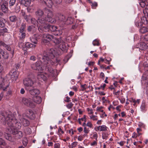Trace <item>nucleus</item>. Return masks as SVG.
<instances>
[{
	"label": "nucleus",
	"instance_id": "f257e3e1",
	"mask_svg": "<svg viewBox=\"0 0 148 148\" xmlns=\"http://www.w3.org/2000/svg\"><path fill=\"white\" fill-rule=\"evenodd\" d=\"M61 54L56 49L51 48L45 51L43 56L39 55L38 58H41L40 61H37L35 64L31 65V67L34 70L41 71L45 70L50 73L51 76L54 75L55 70L52 68L56 63H59L60 60L57 58V56Z\"/></svg>",
	"mask_w": 148,
	"mask_h": 148
},
{
	"label": "nucleus",
	"instance_id": "f03ea898",
	"mask_svg": "<svg viewBox=\"0 0 148 148\" xmlns=\"http://www.w3.org/2000/svg\"><path fill=\"white\" fill-rule=\"evenodd\" d=\"M52 40L58 49L64 52H66L68 49V45L64 42L62 38H54V36L48 34H44L43 36L42 42L44 44L47 43Z\"/></svg>",
	"mask_w": 148,
	"mask_h": 148
},
{
	"label": "nucleus",
	"instance_id": "7ed1b4c3",
	"mask_svg": "<svg viewBox=\"0 0 148 148\" xmlns=\"http://www.w3.org/2000/svg\"><path fill=\"white\" fill-rule=\"evenodd\" d=\"M45 13L47 14V17L45 16L43 18H40L38 19V24L40 25L46 24L47 22L51 23H55L56 20L55 18H53V12L50 9L45 8L44 9Z\"/></svg>",
	"mask_w": 148,
	"mask_h": 148
},
{
	"label": "nucleus",
	"instance_id": "20e7f679",
	"mask_svg": "<svg viewBox=\"0 0 148 148\" xmlns=\"http://www.w3.org/2000/svg\"><path fill=\"white\" fill-rule=\"evenodd\" d=\"M16 113L13 114L10 111V129L13 130L14 129H19L21 127V123L18 121L17 119L15 118Z\"/></svg>",
	"mask_w": 148,
	"mask_h": 148
},
{
	"label": "nucleus",
	"instance_id": "39448f33",
	"mask_svg": "<svg viewBox=\"0 0 148 148\" xmlns=\"http://www.w3.org/2000/svg\"><path fill=\"white\" fill-rule=\"evenodd\" d=\"M46 72L44 73L43 72H40L38 73L37 76V78L39 80H43L44 81L46 80L47 79V77L48 76L49 77H53L55 76L56 73V72L55 70V72L54 75L53 76H51L50 75V73L46 71H45Z\"/></svg>",
	"mask_w": 148,
	"mask_h": 148
},
{
	"label": "nucleus",
	"instance_id": "423d86ee",
	"mask_svg": "<svg viewBox=\"0 0 148 148\" xmlns=\"http://www.w3.org/2000/svg\"><path fill=\"white\" fill-rule=\"evenodd\" d=\"M22 101L24 105L31 108H34L36 106L35 103L29 98L23 97Z\"/></svg>",
	"mask_w": 148,
	"mask_h": 148
},
{
	"label": "nucleus",
	"instance_id": "0eeeda50",
	"mask_svg": "<svg viewBox=\"0 0 148 148\" xmlns=\"http://www.w3.org/2000/svg\"><path fill=\"white\" fill-rule=\"evenodd\" d=\"M141 41H142L138 43L136 46L135 48H138L141 50H145L148 47V42H145L143 40H141Z\"/></svg>",
	"mask_w": 148,
	"mask_h": 148
},
{
	"label": "nucleus",
	"instance_id": "6e6552de",
	"mask_svg": "<svg viewBox=\"0 0 148 148\" xmlns=\"http://www.w3.org/2000/svg\"><path fill=\"white\" fill-rule=\"evenodd\" d=\"M10 133L14 135L15 138L16 139L21 138L23 136V134L21 131L17 130L16 129L13 130L12 128H11V130L10 131Z\"/></svg>",
	"mask_w": 148,
	"mask_h": 148
},
{
	"label": "nucleus",
	"instance_id": "1a4fd4ad",
	"mask_svg": "<svg viewBox=\"0 0 148 148\" xmlns=\"http://www.w3.org/2000/svg\"><path fill=\"white\" fill-rule=\"evenodd\" d=\"M9 113L7 112H5L4 113L0 112V119L1 118V120H3L5 123L8 125L9 123Z\"/></svg>",
	"mask_w": 148,
	"mask_h": 148
},
{
	"label": "nucleus",
	"instance_id": "9d476101",
	"mask_svg": "<svg viewBox=\"0 0 148 148\" xmlns=\"http://www.w3.org/2000/svg\"><path fill=\"white\" fill-rule=\"evenodd\" d=\"M19 73L16 71V70L12 71L11 73H10V78L12 82H14L18 78Z\"/></svg>",
	"mask_w": 148,
	"mask_h": 148
},
{
	"label": "nucleus",
	"instance_id": "9b49d317",
	"mask_svg": "<svg viewBox=\"0 0 148 148\" xmlns=\"http://www.w3.org/2000/svg\"><path fill=\"white\" fill-rule=\"evenodd\" d=\"M42 37V35L39 34H35L30 37V39L31 41L34 44H37L38 40Z\"/></svg>",
	"mask_w": 148,
	"mask_h": 148
},
{
	"label": "nucleus",
	"instance_id": "f8f14e48",
	"mask_svg": "<svg viewBox=\"0 0 148 148\" xmlns=\"http://www.w3.org/2000/svg\"><path fill=\"white\" fill-rule=\"evenodd\" d=\"M18 117L19 120L23 126L27 127L29 125L30 122L27 119L23 118V116L20 114L18 115Z\"/></svg>",
	"mask_w": 148,
	"mask_h": 148
},
{
	"label": "nucleus",
	"instance_id": "ddd939ff",
	"mask_svg": "<svg viewBox=\"0 0 148 148\" xmlns=\"http://www.w3.org/2000/svg\"><path fill=\"white\" fill-rule=\"evenodd\" d=\"M56 29V26L47 24L44 26V32H45L54 31Z\"/></svg>",
	"mask_w": 148,
	"mask_h": 148
},
{
	"label": "nucleus",
	"instance_id": "4468645a",
	"mask_svg": "<svg viewBox=\"0 0 148 148\" xmlns=\"http://www.w3.org/2000/svg\"><path fill=\"white\" fill-rule=\"evenodd\" d=\"M23 83L25 86L27 87L32 86L34 84L32 79L29 78H25L23 80Z\"/></svg>",
	"mask_w": 148,
	"mask_h": 148
},
{
	"label": "nucleus",
	"instance_id": "2eb2a0df",
	"mask_svg": "<svg viewBox=\"0 0 148 148\" xmlns=\"http://www.w3.org/2000/svg\"><path fill=\"white\" fill-rule=\"evenodd\" d=\"M5 79L2 77H0V90H2L3 91H6L8 90V88L9 87L8 85L5 87L3 86L4 85V82Z\"/></svg>",
	"mask_w": 148,
	"mask_h": 148
},
{
	"label": "nucleus",
	"instance_id": "dca6fc26",
	"mask_svg": "<svg viewBox=\"0 0 148 148\" xmlns=\"http://www.w3.org/2000/svg\"><path fill=\"white\" fill-rule=\"evenodd\" d=\"M108 128L105 125H103L96 126L94 128V130L96 131H107Z\"/></svg>",
	"mask_w": 148,
	"mask_h": 148
},
{
	"label": "nucleus",
	"instance_id": "f3484780",
	"mask_svg": "<svg viewBox=\"0 0 148 148\" xmlns=\"http://www.w3.org/2000/svg\"><path fill=\"white\" fill-rule=\"evenodd\" d=\"M40 2L42 3L43 5H46L49 8H51L53 4L52 0H40Z\"/></svg>",
	"mask_w": 148,
	"mask_h": 148
},
{
	"label": "nucleus",
	"instance_id": "a211bd4d",
	"mask_svg": "<svg viewBox=\"0 0 148 148\" xmlns=\"http://www.w3.org/2000/svg\"><path fill=\"white\" fill-rule=\"evenodd\" d=\"M27 114H28V117L31 119H34L35 117V114L31 110L29 109Z\"/></svg>",
	"mask_w": 148,
	"mask_h": 148
},
{
	"label": "nucleus",
	"instance_id": "6ab92c4d",
	"mask_svg": "<svg viewBox=\"0 0 148 148\" xmlns=\"http://www.w3.org/2000/svg\"><path fill=\"white\" fill-rule=\"evenodd\" d=\"M58 16L59 20L65 24L67 18L65 16L61 14H58Z\"/></svg>",
	"mask_w": 148,
	"mask_h": 148
},
{
	"label": "nucleus",
	"instance_id": "aec40b11",
	"mask_svg": "<svg viewBox=\"0 0 148 148\" xmlns=\"http://www.w3.org/2000/svg\"><path fill=\"white\" fill-rule=\"evenodd\" d=\"M30 94L33 95H38L40 93L39 90L37 89H33L29 90Z\"/></svg>",
	"mask_w": 148,
	"mask_h": 148
},
{
	"label": "nucleus",
	"instance_id": "412c9836",
	"mask_svg": "<svg viewBox=\"0 0 148 148\" xmlns=\"http://www.w3.org/2000/svg\"><path fill=\"white\" fill-rule=\"evenodd\" d=\"M146 15L144 16H143L141 19V21L143 23V24H144L145 25L148 24V15H147L146 17L145 16Z\"/></svg>",
	"mask_w": 148,
	"mask_h": 148
},
{
	"label": "nucleus",
	"instance_id": "4be33fe9",
	"mask_svg": "<svg viewBox=\"0 0 148 148\" xmlns=\"http://www.w3.org/2000/svg\"><path fill=\"white\" fill-rule=\"evenodd\" d=\"M33 100L35 104V103H40L42 101V99L39 96H35L33 98Z\"/></svg>",
	"mask_w": 148,
	"mask_h": 148
},
{
	"label": "nucleus",
	"instance_id": "5701e85b",
	"mask_svg": "<svg viewBox=\"0 0 148 148\" xmlns=\"http://www.w3.org/2000/svg\"><path fill=\"white\" fill-rule=\"evenodd\" d=\"M36 45L29 42H27L25 44V49L27 50L31 47H35Z\"/></svg>",
	"mask_w": 148,
	"mask_h": 148
},
{
	"label": "nucleus",
	"instance_id": "b1692460",
	"mask_svg": "<svg viewBox=\"0 0 148 148\" xmlns=\"http://www.w3.org/2000/svg\"><path fill=\"white\" fill-rule=\"evenodd\" d=\"M142 82L144 84L147 83L148 81V75L145 74H143L142 77Z\"/></svg>",
	"mask_w": 148,
	"mask_h": 148
},
{
	"label": "nucleus",
	"instance_id": "393cba45",
	"mask_svg": "<svg viewBox=\"0 0 148 148\" xmlns=\"http://www.w3.org/2000/svg\"><path fill=\"white\" fill-rule=\"evenodd\" d=\"M74 19L71 17H69L66 18V21L65 24L67 25L71 24L73 23L74 21Z\"/></svg>",
	"mask_w": 148,
	"mask_h": 148
},
{
	"label": "nucleus",
	"instance_id": "a878e982",
	"mask_svg": "<svg viewBox=\"0 0 148 148\" xmlns=\"http://www.w3.org/2000/svg\"><path fill=\"white\" fill-rule=\"evenodd\" d=\"M139 31L140 33L143 34L148 32V26L142 27L140 28Z\"/></svg>",
	"mask_w": 148,
	"mask_h": 148
},
{
	"label": "nucleus",
	"instance_id": "bb28decb",
	"mask_svg": "<svg viewBox=\"0 0 148 148\" xmlns=\"http://www.w3.org/2000/svg\"><path fill=\"white\" fill-rule=\"evenodd\" d=\"M35 14L37 17H41L44 14V12L41 10L38 9L36 12Z\"/></svg>",
	"mask_w": 148,
	"mask_h": 148
},
{
	"label": "nucleus",
	"instance_id": "cd10ccee",
	"mask_svg": "<svg viewBox=\"0 0 148 148\" xmlns=\"http://www.w3.org/2000/svg\"><path fill=\"white\" fill-rule=\"evenodd\" d=\"M53 34L55 36H59L62 34V32L61 31L59 30L58 27L56 26V29L54 31L52 32Z\"/></svg>",
	"mask_w": 148,
	"mask_h": 148
},
{
	"label": "nucleus",
	"instance_id": "c85d7f7f",
	"mask_svg": "<svg viewBox=\"0 0 148 148\" xmlns=\"http://www.w3.org/2000/svg\"><path fill=\"white\" fill-rule=\"evenodd\" d=\"M2 11L4 12H6L8 11V8L6 3L3 4L1 5Z\"/></svg>",
	"mask_w": 148,
	"mask_h": 148
},
{
	"label": "nucleus",
	"instance_id": "c756f323",
	"mask_svg": "<svg viewBox=\"0 0 148 148\" xmlns=\"http://www.w3.org/2000/svg\"><path fill=\"white\" fill-rule=\"evenodd\" d=\"M26 25L24 23H22L19 32L20 33L25 32Z\"/></svg>",
	"mask_w": 148,
	"mask_h": 148
},
{
	"label": "nucleus",
	"instance_id": "7c9ffc66",
	"mask_svg": "<svg viewBox=\"0 0 148 148\" xmlns=\"http://www.w3.org/2000/svg\"><path fill=\"white\" fill-rule=\"evenodd\" d=\"M19 42L18 47L21 48H22L23 50H25V44L23 42V40H21Z\"/></svg>",
	"mask_w": 148,
	"mask_h": 148
},
{
	"label": "nucleus",
	"instance_id": "2f4dec72",
	"mask_svg": "<svg viewBox=\"0 0 148 148\" xmlns=\"http://www.w3.org/2000/svg\"><path fill=\"white\" fill-rule=\"evenodd\" d=\"M22 14L24 16V19L26 20L27 22H28L31 19V15H26L25 13H23Z\"/></svg>",
	"mask_w": 148,
	"mask_h": 148
},
{
	"label": "nucleus",
	"instance_id": "473e14b6",
	"mask_svg": "<svg viewBox=\"0 0 148 148\" xmlns=\"http://www.w3.org/2000/svg\"><path fill=\"white\" fill-rule=\"evenodd\" d=\"M135 25L136 27H139L141 26L143 24L140 20H138L135 21Z\"/></svg>",
	"mask_w": 148,
	"mask_h": 148
},
{
	"label": "nucleus",
	"instance_id": "72a5a7b5",
	"mask_svg": "<svg viewBox=\"0 0 148 148\" xmlns=\"http://www.w3.org/2000/svg\"><path fill=\"white\" fill-rule=\"evenodd\" d=\"M88 1L91 4L92 8L93 9H95L97 6V3L96 2H92L90 1V0H88Z\"/></svg>",
	"mask_w": 148,
	"mask_h": 148
},
{
	"label": "nucleus",
	"instance_id": "f704fd0d",
	"mask_svg": "<svg viewBox=\"0 0 148 148\" xmlns=\"http://www.w3.org/2000/svg\"><path fill=\"white\" fill-rule=\"evenodd\" d=\"M30 19L32 24L35 25H38V20H36L35 18H31Z\"/></svg>",
	"mask_w": 148,
	"mask_h": 148
},
{
	"label": "nucleus",
	"instance_id": "c9c22d12",
	"mask_svg": "<svg viewBox=\"0 0 148 148\" xmlns=\"http://www.w3.org/2000/svg\"><path fill=\"white\" fill-rule=\"evenodd\" d=\"M26 34L25 32H22L19 34V38L21 40H23L25 37Z\"/></svg>",
	"mask_w": 148,
	"mask_h": 148
},
{
	"label": "nucleus",
	"instance_id": "e433bc0d",
	"mask_svg": "<svg viewBox=\"0 0 148 148\" xmlns=\"http://www.w3.org/2000/svg\"><path fill=\"white\" fill-rule=\"evenodd\" d=\"M78 142H74L72 143L71 145H70V148H75V147L77 145Z\"/></svg>",
	"mask_w": 148,
	"mask_h": 148
},
{
	"label": "nucleus",
	"instance_id": "4c0bfd02",
	"mask_svg": "<svg viewBox=\"0 0 148 148\" xmlns=\"http://www.w3.org/2000/svg\"><path fill=\"white\" fill-rule=\"evenodd\" d=\"M90 118L93 121H97L98 120V116L93 115L90 116Z\"/></svg>",
	"mask_w": 148,
	"mask_h": 148
},
{
	"label": "nucleus",
	"instance_id": "58836bf2",
	"mask_svg": "<svg viewBox=\"0 0 148 148\" xmlns=\"http://www.w3.org/2000/svg\"><path fill=\"white\" fill-rule=\"evenodd\" d=\"M31 129L29 127H27L24 130V132L27 134H30L31 132Z\"/></svg>",
	"mask_w": 148,
	"mask_h": 148
},
{
	"label": "nucleus",
	"instance_id": "ea45409f",
	"mask_svg": "<svg viewBox=\"0 0 148 148\" xmlns=\"http://www.w3.org/2000/svg\"><path fill=\"white\" fill-rule=\"evenodd\" d=\"M31 0H24L25 2V5L27 6L30 5L31 3Z\"/></svg>",
	"mask_w": 148,
	"mask_h": 148
},
{
	"label": "nucleus",
	"instance_id": "a19ab883",
	"mask_svg": "<svg viewBox=\"0 0 148 148\" xmlns=\"http://www.w3.org/2000/svg\"><path fill=\"white\" fill-rule=\"evenodd\" d=\"M17 20V18L15 16H10V21L12 22H15Z\"/></svg>",
	"mask_w": 148,
	"mask_h": 148
},
{
	"label": "nucleus",
	"instance_id": "79ce46f5",
	"mask_svg": "<svg viewBox=\"0 0 148 148\" xmlns=\"http://www.w3.org/2000/svg\"><path fill=\"white\" fill-rule=\"evenodd\" d=\"M98 136L97 133L95 132L92 135V138L95 139L96 140H97Z\"/></svg>",
	"mask_w": 148,
	"mask_h": 148
},
{
	"label": "nucleus",
	"instance_id": "37998d69",
	"mask_svg": "<svg viewBox=\"0 0 148 148\" xmlns=\"http://www.w3.org/2000/svg\"><path fill=\"white\" fill-rule=\"evenodd\" d=\"M93 45L94 46H99V41L97 40H94L92 42Z\"/></svg>",
	"mask_w": 148,
	"mask_h": 148
},
{
	"label": "nucleus",
	"instance_id": "c03bdc74",
	"mask_svg": "<svg viewBox=\"0 0 148 148\" xmlns=\"http://www.w3.org/2000/svg\"><path fill=\"white\" fill-rule=\"evenodd\" d=\"M141 40H143L145 42H148V34L144 36L143 38H142L141 39Z\"/></svg>",
	"mask_w": 148,
	"mask_h": 148
},
{
	"label": "nucleus",
	"instance_id": "a18cd8bd",
	"mask_svg": "<svg viewBox=\"0 0 148 148\" xmlns=\"http://www.w3.org/2000/svg\"><path fill=\"white\" fill-rule=\"evenodd\" d=\"M38 29L40 32H44V26L43 27L42 25H39L38 27Z\"/></svg>",
	"mask_w": 148,
	"mask_h": 148
},
{
	"label": "nucleus",
	"instance_id": "49530a36",
	"mask_svg": "<svg viewBox=\"0 0 148 148\" xmlns=\"http://www.w3.org/2000/svg\"><path fill=\"white\" fill-rule=\"evenodd\" d=\"M90 131L88 128H87L86 127H84V132L85 134H88Z\"/></svg>",
	"mask_w": 148,
	"mask_h": 148
},
{
	"label": "nucleus",
	"instance_id": "de8ad7c7",
	"mask_svg": "<svg viewBox=\"0 0 148 148\" xmlns=\"http://www.w3.org/2000/svg\"><path fill=\"white\" fill-rule=\"evenodd\" d=\"M139 4L142 8H144L146 4V3L142 1H139Z\"/></svg>",
	"mask_w": 148,
	"mask_h": 148
},
{
	"label": "nucleus",
	"instance_id": "09e8293b",
	"mask_svg": "<svg viewBox=\"0 0 148 148\" xmlns=\"http://www.w3.org/2000/svg\"><path fill=\"white\" fill-rule=\"evenodd\" d=\"M103 108V107L102 106L100 107H97V111L98 112H101L102 113L103 112H104L103 110H101Z\"/></svg>",
	"mask_w": 148,
	"mask_h": 148
},
{
	"label": "nucleus",
	"instance_id": "8fccbe9b",
	"mask_svg": "<svg viewBox=\"0 0 148 148\" xmlns=\"http://www.w3.org/2000/svg\"><path fill=\"white\" fill-rule=\"evenodd\" d=\"M86 126L90 128H92L93 127V125L91 122H88L87 123Z\"/></svg>",
	"mask_w": 148,
	"mask_h": 148
},
{
	"label": "nucleus",
	"instance_id": "3c124183",
	"mask_svg": "<svg viewBox=\"0 0 148 148\" xmlns=\"http://www.w3.org/2000/svg\"><path fill=\"white\" fill-rule=\"evenodd\" d=\"M3 19L2 18H0V27H2L5 25V24L3 22L1 21H3Z\"/></svg>",
	"mask_w": 148,
	"mask_h": 148
},
{
	"label": "nucleus",
	"instance_id": "603ef678",
	"mask_svg": "<svg viewBox=\"0 0 148 148\" xmlns=\"http://www.w3.org/2000/svg\"><path fill=\"white\" fill-rule=\"evenodd\" d=\"M129 101L132 103H134V104H133V105L134 106H135L136 104V100L134 99H130Z\"/></svg>",
	"mask_w": 148,
	"mask_h": 148
},
{
	"label": "nucleus",
	"instance_id": "864d4df0",
	"mask_svg": "<svg viewBox=\"0 0 148 148\" xmlns=\"http://www.w3.org/2000/svg\"><path fill=\"white\" fill-rule=\"evenodd\" d=\"M5 54H3V56L5 59H8L9 57V54L6 52H4Z\"/></svg>",
	"mask_w": 148,
	"mask_h": 148
},
{
	"label": "nucleus",
	"instance_id": "5fc2aeb1",
	"mask_svg": "<svg viewBox=\"0 0 148 148\" xmlns=\"http://www.w3.org/2000/svg\"><path fill=\"white\" fill-rule=\"evenodd\" d=\"M145 103H142L140 106V108L143 111L145 110Z\"/></svg>",
	"mask_w": 148,
	"mask_h": 148
},
{
	"label": "nucleus",
	"instance_id": "6e6d98bb",
	"mask_svg": "<svg viewBox=\"0 0 148 148\" xmlns=\"http://www.w3.org/2000/svg\"><path fill=\"white\" fill-rule=\"evenodd\" d=\"M5 145L6 143L1 138H0V145Z\"/></svg>",
	"mask_w": 148,
	"mask_h": 148
},
{
	"label": "nucleus",
	"instance_id": "4d7b16f0",
	"mask_svg": "<svg viewBox=\"0 0 148 148\" xmlns=\"http://www.w3.org/2000/svg\"><path fill=\"white\" fill-rule=\"evenodd\" d=\"M143 13L144 14L147 15H148V8H146L145 9L143 10Z\"/></svg>",
	"mask_w": 148,
	"mask_h": 148
},
{
	"label": "nucleus",
	"instance_id": "13d9d810",
	"mask_svg": "<svg viewBox=\"0 0 148 148\" xmlns=\"http://www.w3.org/2000/svg\"><path fill=\"white\" fill-rule=\"evenodd\" d=\"M73 104L72 103H69L66 106V107L69 109H70L73 106Z\"/></svg>",
	"mask_w": 148,
	"mask_h": 148
},
{
	"label": "nucleus",
	"instance_id": "bf43d9fd",
	"mask_svg": "<svg viewBox=\"0 0 148 148\" xmlns=\"http://www.w3.org/2000/svg\"><path fill=\"white\" fill-rule=\"evenodd\" d=\"M16 0H10V6L13 5L16 2Z\"/></svg>",
	"mask_w": 148,
	"mask_h": 148
},
{
	"label": "nucleus",
	"instance_id": "052dcab7",
	"mask_svg": "<svg viewBox=\"0 0 148 148\" xmlns=\"http://www.w3.org/2000/svg\"><path fill=\"white\" fill-rule=\"evenodd\" d=\"M1 44L2 45L3 47L5 48L7 50H8L9 47L8 46L6 45L5 43L2 42L1 43Z\"/></svg>",
	"mask_w": 148,
	"mask_h": 148
},
{
	"label": "nucleus",
	"instance_id": "680f3d73",
	"mask_svg": "<svg viewBox=\"0 0 148 148\" xmlns=\"http://www.w3.org/2000/svg\"><path fill=\"white\" fill-rule=\"evenodd\" d=\"M119 99L120 100L121 103H123L125 101V99L124 98L122 97L121 98H119Z\"/></svg>",
	"mask_w": 148,
	"mask_h": 148
},
{
	"label": "nucleus",
	"instance_id": "e2e57ef3",
	"mask_svg": "<svg viewBox=\"0 0 148 148\" xmlns=\"http://www.w3.org/2000/svg\"><path fill=\"white\" fill-rule=\"evenodd\" d=\"M133 135L132 136V138H136L137 137L139 136L140 135H138V134H136L135 132H134Z\"/></svg>",
	"mask_w": 148,
	"mask_h": 148
},
{
	"label": "nucleus",
	"instance_id": "0e129e2a",
	"mask_svg": "<svg viewBox=\"0 0 148 148\" xmlns=\"http://www.w3.org/2000/svg\"><path fill=\"white\" fill-rule=\"evenodd\" d=\"M97 140H94L92 143H90V145L92 146H96L97 145Z\"/></svg>",
	"mask_w": 148,
	"mask_h": 148
},
{
	"label": "nucleus",
	"instance_id": "69168bd1",
	"mask_svg": "<svg viewBox=\"0 0 148 148\" xmlns=\"http://www.w3.org/2000/svg\"><path fill=\"white\" fill-rule=\"evenodd\" d=\"M87 111L89 112V114H93V112L92 109H90L89 108H87Z\"/></svg>",
	"mask_w": 148,
	"mask_h": 148
},
{
	"label": "nucleus",
	"instance_id": "338daca9",
	"mask_svg": "<svg viewBox=\"0 0 148 148\" xmlns=\"http://www.w3.org/2000/svg\"><path fill=\"white\" fill-rule=\"evenodd\" d=\"M36 57L33 56H31L30 58V59L31 60H33V61H35L36 60Z\"/></svg>",
	"mask_w": 148,
	"mask_h": 148
},
{
	"label": "nucleus",
	"instance_id": "774afa93",
	"mask_svg": "<svg viewBox=\"0 0 148 148\" xmlns=\"http://www.w3.org/2000/svg\"><path fill=\"white\" fill-rule=\"evenodd\" d=\"M54 148H60V144L58 143H55L54 144Z\"/></svg>",
	"mask_w": 148,
	"mask_h": 148
}]
</instances>
